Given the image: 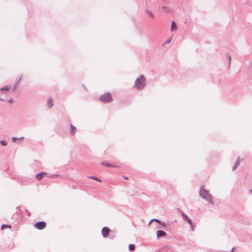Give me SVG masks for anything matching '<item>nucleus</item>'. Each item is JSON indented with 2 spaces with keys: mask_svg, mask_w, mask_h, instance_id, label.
I'll return each instance as SVG.
<instances>
[{
  "mask_svg": "<svg viewBox=\"0 0 252 252\" xmlns=\"http://www.w3.org/2000/svg\"><path fill=\"white\" fill-rule=\"evenodd\" d=\"M166 235V233L163 230H158L157 232V236L158 238H159L160 237L165 236Z\"/></svg>",
  "mask_w": 252,
  "mask_h": 252,
  "instance_id": "6e6552de",
  "label": "nucleus"
},
{
  "mask_svg": "<svg viewBox=\"0 0 252 252\" xmlns=\"http://www.w3.org/2000/svg\"><path fill=\"white\" fill-rule=\"evenodd\" d=\"M245 4H250L248 1H247Z\"/></svg>",
  "mask_w": 252,
  "mask_h": 252,
  "instance_id": "c756f323",
  "label": "nucleus"
},
{
  "mask_svg": "<svg viewBox=\"0 0 252 252\" xmlns=\"http://www.w3.org/2000/svg\"><path fill=\"white\" fill-rule=\"evenodd\" d=\"M46 174L47 173L45 172H40L36 175V179L37 180H40L43 177V176Z\"/></svg>",
  "mask_w": 252,
  "mask_h": 252,
  "instance_id": "1a4fd4ad",
  "label": "nucleus"
},
{
  "mask_svg": "<svg viewBox=\"0 0 252 252\" xmlns=\"http://www.w3.org/2000/svg\"><path fill=\"white\" fill-rule=\"evenodd\" d=\"M5 227L11 228V226L10 225H9L2 224L1 227L2 229H4V228H5Z\"/></svg>",
  "mask_w": 252,
  "mask_h": 252,
  "instance_id": "aec40b11",
  "label": "nucleus"
},
{
  "mask_svg": "<svg viewBox=\"0 0 252 252\" xmlns=\"http://www.w3.org/2000/svg\"><path fill=\"white\" fill-rule=\"evenodd\" d=\"M239 159H240V158L239 157L234 163V165L232 168V170H234L238 166V165L240 163Z\"/></svg>",
  "mask_w": 252,
  "mask_h": 252,
  "instance_id": "ddd939ff",
  "label": "nucleus"
},
{
  "mask_svg": "<svg viewBox=\"0 0 252 252\" xmlns=\"http://www.w3.org/2000/svg\"><path fill=\"white\" fill-rule=\"evenodd\" d=\"M180 211L181 212V216H182L184 220L185 221H187L189 223V224H191V223L192 222L191 220L189 219L188 217V216L186 214H185L183 212L181 211L180 210Z\"/></svg>",
  "mask_w": 252,
  "mask_h": 252,
  "instance_id": "0eeeda50",
  "label": "nucleus"
},
{
  "mask_svg": "<svg viewBox=\"0 0 252 252\" xmlns=\"http://www.w3.org/2000/svg\"><path fill=\"white\" fill-rule=\"evenodd\" d=\"M11 88V87L10 86H6L3 87H2L0 89V91H9Z\"/></svg>",
  "mask_w": 252,
  "mask_h": 252,
  "instance_id": "2eb2a0df",
  "label": "nucleus"
},
{
  "mask_svg": "<svg viewBox=\"0 0 252 252\" xmlns=\"http://www.w3.org/2000/svg\"><path fill=\"white\" fill-rule=\"evenodd\" d=\"M228 59V64L229 65H230V62H231V56L229 55H227Z\"/></svg>",
  "mask_w": 252,
  "mask_h": 252,
  "instance_id": "b1692460",
  "label": "nucleus"
},
{
  "mask_svg": "<svg viewBox=\"0 0 252 252\" xmlns=\"http://www.w3.org/2000/svg\"><path fill=\"white\" fill-rule=\"evenodd\" d=\"M22 79V76H21L17 80V81L16 82V84H18L19 83V82H20L21 80Z\"/></svg>",
  "mask_w": 252,
  "mask_h": 252,
  "instance_id": "a878e982",
  "label": "nucleus"
},
{
  "mask_svg": "<svg viewBox=\"0 0 252 252\" xmlns=\"http://www.w3.org/2000/svg\"><path fill=\"white\" fill-rule=\"evenodd\" d=\"M17 85H17V84H16L15 85L14 87H13V91H15V89H16V87H17Z\"/></svg>",
  "mask_w": 252,
  "mask_h": 252,
  "instance_id": "bb28decb",
  "label": "nucleus"
},
{
  "mask_svg": "<svg viewBox=\"0 0 252 252\" xmlns=\"http://www.w3.org/2000/svg\"><path fill=\"white\" fill-rule=\"evenodd\" d=\"M146 12L150 17H151L153 19L154 18V16L153 14V13L151 12V11L147 9V10H146Z\"/></svg>",
  "mask_w": 252,
  "mask_h": 252,
  "instance_id": "dca6fc26",
  "label": "nucleus"
},
{
  "mask_svg": "<svg viewBox=\"0 0 252 252\" xmlns=\"http://www.w3.org/2000/svg\"><path fill=\"white\" fill-rule=\"evenodd\" d=\"M251 192L252 193V189L251 190Z\"/></svg>",
  "mask_w": 252,
  "mask_h": 252,
  "instance_id": "473e14b6",
  "label": "nucleus"
},
{
  "mask_svg": "<svg viewBox=\"0 0 252 252\" xmlns=\"http://www.w3.org/2000/svg\"><path fill=\"white\" fill-rule=\"evenodd\" d=\"M8 102L9 103H12L13 102V99L12 98L9 99V100H8Z\"/></svg>",
  "mask_w": 252,
  "mask_h": 252,
  "instance_id": "c85d7f7f",
  "label": "nucleus"
},
{
  "mask_svg": "<svg viewBox=\"0 0 252 252\" xmlns=\"http://www.w3.org/2000/svg\"><path fill=\"white\" fill-rule=\"evenodd\" d=\"M189 225H190V229H191V230L192 231H193L194 230V226L193 225L192 222L191 223V224H189Z\"/></svg>",
  "mask_w": 252,
  "mask_h": 252,
  "instance_id": "393cba45",
  "label": "nucleus"
},
{
  "mask_svg": "<svg viewBox=\"0 0 252 252\" xmlns=\"http://www.w3.org/2000/svg\"><path fill=\"white\" fill-rule=\"evenodd\" d=\"M177 29V26L174 21H172L171 27V31L172 32Z\"/></svg>",
  "mask_w": 252,
  "mask_h": 252,
  "instance_id": "f8f14e48",
  "label": "nucleus"
},
{
  "mask_svg": "<svg viewBox=\"0 0 252 252\" xmlns=\"http://www.w3.org/2000/svg\"><path fill=\"white\" fill-rule=\"evenodd\" d=\"M111 230L106 226L104 227L102 229V235L104 238H107Z\"/></svg>",
  "mask_w": 252,
  "mask_h": 252,
  "instance_id": "39448f33",
  "label": "nucleus"
},
{
  "mask_svg": "<svg viewBox=\"0 0 252 252\" xmlns=\"http://www.w3.org/2000/svg\"><path fill=\"white\" fill-rule=\"evenodd\" d=\"M171 41V38L168 39L167 40H166V41L165 42L164 44H169V43H170Z\"/></svg>",
  "mask_w": 252,
  "mask_h": 252,
  "instance_id": "5701e85b",
  "label": "nucleus"
},
{
  "mask_svg": "<svg viewBox=\"0 0 252 252\" xmlns=\"http://www.w3.org/2000/svg\"><path fill=\"white\" fill-rule=\"evenodd\" d=\"M160 225H162V226H166V223L164 222H162L161 221V224H160Z\"/></svg>",
  "mask_w": 252,
  "mask_h": 252,
  "instance_id": "cd10ccee",
  "label": "nucleus"
},
{
  "mask_svg": "<svg viewBox=\"0 0 252 252\" xmlns=\"http://www.w3.org/2000/svg\"><path fill=\"white\" fill-rule=\"evenodd\" d=\"M126 179H128L126 177H124Z\"/></svg>",
  "mask_w": 252,
  "mask_h": 252,
  "instance_id": "2f4dec72",
  "label": "nucleus"
},
{
  "mask_svg": "<svg viewBox=\"0 0 252 252\" xmlns=\"http://www.w3.org/2000/svg\"><path fill=\"white\" fill-rule=\"evenodd\" d=\"M0 100H4V99H2V98H0Z\"/></svg>",
  "mask_w": 252,
  "mask_h": 252,
  "instance_id": "7c9ffc66",
  "label": "nucleus"
},
{
  "mask_svg": "<svg viewBox=\"0 0 252 252\" xmlns=\"http://www.w3.org/2000/svg\"><path fill=\"white\" fill-rule=\"evenodd\" d=\"M23 138H24V137H21V138H17V137H12V140H13V141L14 142H15V141H16V140L17 139H23Z\"/></svg>",
  "mask_w": 252,
  "mask_h": 252,
  "instance_id": "4be33fe9",
  "label": "nucleus"
},
{
  "mask_svg": "<svg viewBox=\"0 0 252 252\" xmlns=\"http://www.w3.org/2000/svg\"><path fill=\"white\" fill-rule=\"evenodd\" d=\"M151 221H155L159 224H161V221L160 220L157 219H154ZM151 221L150 222V223H151Z\"/></svg>",
  "mask_w": 252,
  "mask_h": 252,
  "instance_id": "412c9836",
  "label": "nucleus"
},
{
  "mask_svg": "<svg viewBox=\"0 0 252 252\" xmlns=\"http://www.w3.org/2000/svg\"><path fill=\"white\" fill-rule=\"evenodd\" d=\"M0 144L3 146H5L7 145V143L6 141L1 140V141H0Z\"/></svg>",
  "mask_w": 252,
  "mask_h": 252,
  "instance_id": "6ab92c4d",
  "label": "nucleus"
},
{
  "mask_svg": "<svg viewBox=\"0 0 252 252\" xmlns=\"http://www.w3.org/2000/svg\"><path fill=\"white\" fill-rule=\"evenodd\" d=\"M53 105V101L51 97H50L48 99L47 106L49 108H51Z\"/></svg>",
  "mask_w": 252,
  "mask_h": 252,
  "instance_id": "9b49d317",
  "label": "nucleus"
},
{
  "mask_svg": "<svg viewBox=\"0 0 252 252\" xmlns=\"http://www.w3.org/2000/svg\"><path fill=\"white\" fill-rule=\"evenodd\" d=\"M145 84L146 78L143 74H141L136 79L134 87L138 90H142L145 87Z\"/></svg>",
  "mask_w": 252,
  "mask_h": 252,
  "instance_id": "f03ea898",
  "label": "nucleus"
},
{
  "mask_svg": "<svg viewBox=\"0 0 252 252\" xmlns=\"http://www.w3.org/2000/svg\"><path fill=\"white\" fill-rule=\"evenodd\" d=\"M199 194L202 199L206 200L212 205L214 204L212 196L206 189H204L203 186L199 189Z\"/></svg>",
  "mask_w": 252,
  "mask_h": 252,
  "instance_id": "f257e3e1",
  "label": "nucleus"
},
{
  "mask_svg": "<svg viewBox=\"0 0 252 252\" xmlns=\"http://www.w3.org/2000/svg\"><path fill=\"white\" fill-rule=\"evenodd\" d=\"M158 9L160 13H169L171 11L169 7L164 6L159 7Z\"/></svg>",
  "mask_w": 252,
  "mask_h": 252,
  "instance_id": "423d86ee",
  "label": "nucleus"
},
{
  "mask_svg": "<svg viewBox=\"0 0 252 252\" xmlns=\"http://www.w3.org/2000/svg\"><path fill=\"white\" fill-rule=\"evenodd\" d=\"M89 178L98 182H101V181L95 176H89Z\"/></svg>",
  "mask_w": 252,
  "mask_h": 252,
  "instance_id": "a211bd4d",
  "label": "nucleus"
},
{
  "mask_svg": "<svg viewBox=\"0 0 252 252\" xmlns=\"http://www.w3.org/2000/svg\"><path fill=\"white\" fill-rule=\"evenodd\" d=\"M101 164L104 166H107V167H119L117 165H115L110 164L106 161L102 162L101 163Z\"/></svg>",
  "mask_w": 252,
  "mask_h": 252,
  "instance_id": "9d476101",
  "label": "nucleus"
},
{
  "mask_svg": "<svg viewBox=\"0 0 252 252\" xmlns=\"http://www.w3.org/2000/svg\"><path fill=\"white\" fill-rule=\"evenodd\" d=\"M46 222L43 221H39L37 223H35L34 224V227L36 229H39V230H42V229H44L46 227Z\"/></svg>",
  "mask_w": 252,
  "mask_h": 252,
  "instance_id": "20e7f679",
  "label": "nucleus"
},
{
  "mask_svg": "<svg viewBox=\"0 0 252 252\" xmlns=\"http://www.w3.org/2000/svg\"><path fill=\"white\" fill-rule=\"evenodd\" d=\"M128 249L129 250V251H132L134 250L135 249V246L134 245H133V244H130L129 246H128Z\"/></svg>",
  "mask_w": 252,
  "mask_h": 252,
  "instance_id": "f3484780",
  "label": "nucleus"
},
{
  "mask_svg": "<svg viewBox=\"0 0 252 252\" xmlns=\"http://www.w3.org/2000/svg\"><path fill=\"white\" fill-rule=\"evenodd\" d=\"M99 100L102 102H109L112 100V97L111 94L108 92L101 95L99 97Z\"/></svg>",
  "mask_w": 252,
  "mask_h": 252,
  "instance_id": "7ed1b4c3",
  "label": "nucleus"
},
{
  "mask_svg": "<svg viewBox=\"0 0 252 252\" xmlns=\"http://www.w3.org/2000/svg\"><path fill=\"white\" fill-rule=\"evenodd\" d=\"M70 127H71V130H70V133L71 134H74L76 132V128L74 126H73L72 124H70Z\"/></svg>",
  "mask_w": 252,
  "mask_h": 252,
  "instance_id": "4468645a",
  "label": "nucleus"
}]
</instances>
